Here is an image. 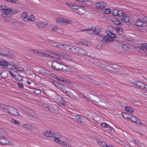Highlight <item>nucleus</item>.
<instances>
[{"instance_id": "obj_1", "label": "nucleus", "mask_w": 147, "mask_h": 147, "mask_svg": "<svg viewBox=\"0 0 147 147\" xmlns=\"http://www.w3.org/2000/svg\"><path fill=\"white\" fill-rule=\"evenodd\" d=\"M18 12V11L12 9L10 7L5 8L2 13L1 16L4 21L9 22L12 19L11 15L13 13H17Z\"/></svg>"}, {"instance_id": "obj_14", "label": "nucleus", "mask_w": 147, "mask_h": 147, "mask_svg": "<svg viewBox=\"0 0 147 147\" xmlns=\"http://www.w3.org/2000/svg\"><path fill=\"white\" fill-rule=\"evenodd\" d=\"M134 84H135L137 86L140 87L142 89H145L146 88V85L144 83L140 82L138 81L135 82H134Z\"/></svg>"}, {"instance_id": "obj_10", "label": "nucleus", "mask_w": 147, "mask_h": 147, "mask_svg": "<svg viewBox=\"0 0 147 147\" xmlns=\"http://www.w3.org/2000/svg\"><path fill=\"white\" fill-rule=\"evenodd\" d=\"M143 16L144 15H142V16L141 17V18L136 20L135 23L136 25L139 26H143L145 27V24H144V22L143 21Z\"/></svg>"}, {"instance_id": "obj_35", "label": "nucleus", "mask_w": 147, "mask_h": 147, "mask_svg": "<svg viewBox=\"0 0 147 147\" xmlns=\"http://www.w3.org/2000/svg\"><path fill=\"white\" fill-rule=\"evenodd\" d=\"M19 67L16 65H15L12 66L11 68H10L11 69H13L14 70L15 72H17L18 70V68Z\"/></svg>"}, {"instance_id": "obj_53", "label": "nucleus", "mask_w": 147, "mask_h": 147, "mask_svg": "<svg viewBox=\"0 0 147 147\" xmlns=\"http://www.w3.org/2000/svg\"><path fill=\"white\" fill-rule=\"evenodd\" d=\"M125 15V14L123 12V11L121 10H119V11H118V14L117 16H121Z\"/></svg>"}, {"instance_id": "obj_13", "label": "nucleus", "mask_w": 147, "mask_h": 147, "mask_svg": "<svg viewBox=\"0 0 147 147\" xmlns=\"http://www.w3.org/2000/svg\"><path fill=\"white\" fill-rule=\"evenodd\" d=\"M69 46L66 44H58L57 48L63 50H69Z\"/></svg>"}, {"instance_id": "obj_45", "label": "nucleus", "mask_w": 147, "mask_h": 147, "mask_svg": "<svg viewBox=\"0 0 147 147\" xmlns=\"http://www.w3.org/2000/svg\"><path fill=\"white\" fill-rule=\"evenodd\" d=\"M119 11V10L115 9H113V11L112 14L114 16H117L118 11Z\"/></svg>"}, {"instance_id": "obj_4", "label": "nucleus", "mask_w": 147, "mask_h": 147, "mask_svg": "<svg viewBox=\"0 0 147 147\" xmlns=\"http://www.w3.org/2000/svg\"><path fill=\"white\" fill-rule=\"evenodd\" d=\"M97 38L105 44L112 42L113 41V39L107 36H105L104 35L102 34L98 36Z\"/></svg>"}, {"instance_id": "obj_11", "label": "nucleus", "mask_w": 147, "mask_h": 147, "mask_svg": "<svg viewBox=\"0 0 147 147\" xmlns=\"http://www.w3.org/2000/svg\"><path fill=\"white\" fill-rule=\"evenodd\" d=\"M96 7L98 8L100 10L102 11L104 10V9L107 6V4L106 3L102 2H99L96 3L95 4Z\"/></svg>"}, {"instance_id": "obj_2", "label": "nucleus", "mask_w": 147, "mask_h": 147, "mask_svg": "<svg viewBox=\"0 0 147 147\" xmlns=\"http://www.w3.org/2000/svg\"><path fill=\"white\" fill-rule=\"evenodd\" d=\"M51 67L53 69L60 71H65L67 69V65L63 62L59 60L53 61Z\"/></svg>"}, {"instance_id": "obj_27", "label": "nucleus", "mask_w": 147, "mask_h": 147, "mask_svg": "<svg viewBox=\"0 0 147 147\" xmlns=\"http://www.w3.org/2000/svg\"><path fill=\"white\" fill-rule=\"evenodd\" d=\"M81 31H88V33L90 34H94V28L92 29H82L81 30Z\"/></svg>"}, {"instance_id": "obj_54", "label": "nucleus", "mask_w": 147, "mask_h": 147, "mask_svg": "<svg viewBox=\"0 0 147 147\" xmlns=\"http://www.w3.org/2000/svg\"><path fill=\"white\" fill-rule=\"evenodd\" d=\"M33 117L36 119H40V115L39 114H36L35 113Z\"/></svg>"}, {"instance_id": "obj_33", "label": "nucleus", "mask_w": 147, "mask_h": 147, "mask_svg": "<svg viewBox=\"0 0 147 147\" xmlns=\"http://www.w3.org/2000/svg\"><path fill=\"white\" fill-rule=\"evenodd\" d=\"M117 34L119 35H121L123 33V29L120 27H117L115 28Z\"/></svg>"}, {"instance_id": "obj_34", "label": "nucleus", "mask_w": 147, "mask_h": 147, "mask_svg": "<svg viewBox=\"0 0 147 147\" xmlns=\"http://www.w3.org/2000/svg\"><path fill=\"white\" fill-rule=\"evenodd\" d=\"M94 34H95L96 35H98V36L99 35H101L100 34V30L98 28H94Z\"/></svg>"}, {"instance_id": "obj_40", "label": "nucleus", "mask_w": 147, "mask_h": 147, "mask_svg": "<svg viewBox=\"0 0 147 147\" xmlns=\"http://www.w3.org/2000/svg\"><path fill=\"white\" fill-rule=\"evenodd\" d=\"M80 45H82L84 46H89L90 45V42L89 41H85L83 42H80Z\"/></svg>"}, {"instance_id": "obj_46", "label": "nucleus", "mask_w": 147, "mask_h": 147, "mask_svg": "<svg viewBox=\"0 0 147 147\" xmlns=\"http://www.w3.org/2000/svg\"><path fill=\"white\" fill-rule=\"evenodd\" d=\"M35 113L31 109L29 110L28 112V114L30 116L33 117Z\"/></svg>"}, {"instance_id": "obj_23", "label": "nucleus", "mask_w": 147, "mask_h": 147, "mask_svg": "<svg viewBox=\"0 0 147 147\" xmlns=\"http://www.w3.org/2000/svg\"><path fill=\"white\" fill-rule=\"evenodd\" d=\"M102 98L101 97L96 96H94L93 98V101L96 102V103L99 104V102H101L102 101Z\"/></svg>"}, {"instance_id": "obj_50", "label": "nucleus", "mask_w": 147, "mask_h": 147, "mask_svg": "<svg viewBox=\"0 0 147 147\" xmlns=\"http://www.w3.org/2000/svg\"><path fill=\"white\" fill-rule=\"evenodd\" d=\"M122 48L124 50H127L129 49L128 45L125 44L122 45Z\"/></svg>"}, {"instance_id": "obj_41", "label": "nucleus", "mask_w": 147, "mask_h": 147, "mask_svg": "<svg viewBox=\"0 0 147 147\" xmlns=\"http://www.w3.org/2000/svg\"><path fill=\"white\" fill-rule=\"evenodd\" d=\"M48 42L50 43V44L53 47L57 48L58 45L57 42H54L51 41H50V42Z\"/></svg>"}, {"instance_id": "obj_58", "label": "nucleus", "mask_w": 147, "mask_h": 147, "mask_svg": "<svg viewBox=\"0 0 147 147\" xmlns=\"http://www.w3.org/2000/svg\"><path fill=\"white\" fill-rule=\"evenodd\" d=\"M19 88H24L23 84L22 83H17Z\"/></svg>"}, {"instance_id": "obj_30", "label": "nucleus", "mask_w": 147, "mask_h": 147, "mask_svg": "<svg viewBox=\"0 0 147 147\" xmlns=\"http://www.w3.org/2000/svg\"><path fill=\"white\" fill-rule=\"evenodd\" d=\"M14 76V78L18 81H21L23 80V77L20 75L19 74L16 75L15 76Z\"/></svg>"}, {"instance_id": "obj_60", "label": "nucleus", "mask_w": 147, "mask_h": 147, "mask_svg": "<svg viewBox=\"0 0 147 147\" xmlns=\"http://www.w3.org/2000/svg\"><path fill=\"white\" fill-rule=\"evenodd\" d=\"M18 0H7V1L12 3H16Z\"/></svg>"}, {"instance_id": "obj_61", "label": "nucleus", "mask_w": 147, "mask_h": 147, "mask_svg": "<svg viewBox=\"0 0 147 147\" xmlns=\"http://www.w3.org/2000/svg\"><path fill=\"white\" fill-rule=\"evenodd\" d=\"M58 29L57 27L55 26V27H53L52 28V30L53 31L55 32L57 31Z\"/></svg>"}, {"instance_id": "obj_16", "label": "nucleus", "mask_w": 147, "mask_h": 147, "mask_svg": "<svg viewBox=\"0 0 147 147\" xmlns=\"http://www.w3.org/2000/svg\"><path fill=\"white\" fill-rule=\"evenodd\" d=\"M21 19L26 22L29 21V19L28 18V15H27L26 12H24L21 13Z\"/></svg>"}, {"instance_id": "obj_55", "label": "nucleus", "mask_w": 147, "mask_h": 147, "mask_svg": "<svg viewBox=\"0 0 147 147\" xmlns=\"http://www.w3.org/2000/svg\"><path fill=\"white\" fill-rule=\"evenodd\" d=\"M110 34H108V35L110 36L111 38H116V36H115V34H113L111 33V32H110Z\"/></svg>"}, {"instance_id": "obj_12", "label": "nucleus", "mask_w": 147, "mask_h": 147, "mask_svg": "<svg viewBox=\"0 0 147 147\" xmlns=\"http://www.w3.org/2000/svg\"><path fill=\"white\" fill-rule=\"evenodd\" d=\"M80 48L77 47L70 45L69 49L74 53L78 55Z\"/></svg>"}, {"instance_id": "obj_63", "label": "nucleus", "mask_w": 147, "mask_h": 147, "mask_svg": "<svg viewBox=\"0 0 147 147\" xmlns=\"http://www.w3.org/2000/svg\"><path fill=\"white\" fill-rule=\"evenodd\" d=\"M5 5H0V9L1 10H4L5 9Z\"/></svg>"}, {"instance_id": "obj_47", "label": "nucleus", "mask_w": 147, "mask_h": 147, "mask_svg": "<svg viewBox=\"0 0 147 147\" xmlns=\"http://www.w3.org/2000/svg\"><path fill=\"white\" fill-rule=\"evenodd\" d=\"M113 23L116 25L121 26L122 24L121 22L118 20H115L113 21Z\"/></svg>"}, {"instance_id": "obj_24", "label": "nucleus", "mask_w": 147, "mask_h": 147, "mask_svg": "<svg viewBox=\"0 0 147 147\" xmlns=\"http://www.w3.org/2000/svg\"><path fill=\"white\" fill-rule=\"evenodd\" d=\"M39 56L51 58H53V57H54V56H51L49 54H47L45 52H43L41 51H40Z\"/></svg>"}, {"instance_id": "obj_31", "label": "nucleus", "mask_w": 147, "mask_h": 147, "mask_svg": "<svg viewBox=\"0 0 147 147\" xmlns=\"http://www.w3.org/2000/svg\"><path fill=\"white\" fill-rule=\"evenodd\" d=\"M94 67H98L100 69H103V68H105L106 67V66L105 65L102 64L100 63H96L94 65Z\"/></svg>"}, {"instance_id": "obj_57", "label": "nucleus", "mask_w": 147, "mask_h": 147, "mask_svg": "<svg viewBox=\"0 0 147 147\" xmlns=\"http://www.w3.org/2000/svg\"><path fill=\"white\" fill-rule=\"evenodd\" d=\"M11 121L12 122V123H14L16 124H19L20 123V122L19 121L14 119H11Z\"/></svg>"}, {"instance_id": "obj_25", "label": "nucleus", "mask_w": 147, "mask_h": 147, "mask_svg": "<svg viewBox=\"0 0 147 147\" xmlns=\"http://www.w3.org/2000/svg\"><path fill=\"white\" fill-rule=\"evenodd\" d=\"M56 136H54L52 139H53L55 142L61 145V143H62L63 141L60 140L59 138L57 137Z\"/></svg>"}, {"instance_id": "obj_7", "label": "nucleus", "mask_w": 147, "mask_h": 147, "mask_svg": "<svg viewBox=\"0 0 147 147\" xmlns=\"http://www.w3.org/2000/svg\"><path fill=\"white\" fill-rule=\"evenodd\" d=\"M54 84L57 88L60 89L61 91L67 93V92L66 91V87L62 84H59L56 82H53Z\"/></svg>"}, {"instance_id": "obj_43", "label": "nucleus", "mask_w": 147, "mask_h": 147, "mask_svg": "<svg viewBox=\"0 0 147 147\" xmlns=\"http://www.w3.org/2000/svg\"><path fill=\"white\" fill-rule=\"evenodd\" d=\"M97 142L99 144L101 145V146H106V145H107L105 142H102L100 141L97 140Z\"/></svg>"}, {"instance_id": "obj_48", "label": "nucleus", "mask_w": 147, "mask_h": 147, "mask_svg": "<svg viewBox=\"0 0 147 147\" xmlns=\"http://www.w3.org/2000/svg\"><path fill=\"white\" fill-rule=\"evenodd\" d=\"M125 109L127 111L130 113H132L133 112V110L129 106L126 107Z\"/></svg>"}, {"instance_id": "obj_32", "label": "nucleus", "mask_w": 147, "mask_h": 147, "mask_svg": "<svg viewBox=\"0 0 147 147\" xmlns=\"http://www.w3.org/2000/svg\"><path fill=\"white\" fill-rule=\"evenodd\" d=\"M8 65V63L4 60L0 61V65L3 67H7Z\"/></svg>"}, {"instance_id": "obj_42", "label": "nucleus", "mask_w": 147, "mask_h": 147, "mask_svg": "<svg viewBox=\"0 0 147 147\" xmlns=\"http://www.w3.org/2000/svg\"><path fill=\"white\" fill-rule=\"evenodd\" d=\"M41 73L45 75H51V72L47 70H43L42 71Z\"/></svg>"}, {"instance_id": "obj_20", "label": "nucleus", "mask_w": 147, "mask_h": 147, "mask_svg": "<svg viewBox=\"0 0 147 147\" xmlns=\"http://www.w3.org/2000/svg\"><path fill=\"white\" fill-rule=\"evenodd\" d=\"M56 102L61 106L65 105L66 101L61 98H58L56 101Z\"/></svg>"}, {"instance_id": "obj_22", "label": "nucleus", "mask_w": 147, "mask_h": 147, "mask_svg": "<svg viewBox=\"0 0 147 147\" xmlns=\"http://www.w3.org/2000/svg\"><path fill=\"white\" fill-rule=\"evenodd\" d=\"M23 127H24L26 128L29 129H36L34 125L32 124L28 123L23 125Z\"/></svg>"}, {"instance_id": "obj_9", "label": "nucleus", "mask_w": 147, "mask_h": 147, "mask_svg": "<svg viewBox=\"0 0 147 147\" xmlns=\"http://www.w3.org/2000/svg\"><path fill=\"white\" fill-rule=\"evenodd\" d=\"M5 136L0 137V144L3 145L8 144L12 145L13 144L12 142L8 140L4 137Z\"/></svg>"}, {"instance_id": "obj_38", "label": "nucleus", "mask_w": 147, "mask_h": 147, "mask_svg": "<svg viewBox=\"0 0 147 147\" xmlns=\"http://www.w3.org/2000/svg\"><path fill=\"white\" fill-rule=\"evenodd\" d=\"M42 106L43 108H45L47 110H49L52 111V110L51 109L52 107L51 106H50L49 107H48V105L46 104H43Z\"/></svg>"}, {"instance_id": "obj_52", "label": "nucleus", "mask_w": 147, "mask_h": 147, "mask_svg": "<svg viewBox=\"0 0 147 147\" xmlns=\"http://www.w3.org/2000/svg\"><path fill=\"white\" fill-rule=\"evenodd\" d=\"M34 92L36 94H38L41 93V91L40 89H34Z\"/></svg>"}, {"instance_id": "obj_21", "label": "nucleus", "mask_w": 147, "mask_h": 147, "mask_svg": "<svg viewBox=\"0 0 147 147\" xmlns=\"http://www.w3.org/2000/svg\"><path fill=\"white\" fill-rule=\"evenodd\" d=\"M76 119L79 122L83 123L84 122V121L85 119L84 117L80 115H76L75 116Z\"/></svg>"}, {"instance_id": "obj_56", "label": "nucleus", "mask_w": 147, "mask_h": 147, "mask_svg": "<svg viewBox=\"0 0 147 147\" xmlns=\"http://www.w3.org/2000/svg\"><path fill=\"white\" fill-rule=\"evenodd\" d=\"M59 52L58 51H52L51 52V53L54 54L56 55L55 57H58Z\"/></svg>"}, {"instance_id": "obj_28", "label": "nucleus", "mask_w": 147, "mask_h": 147, "mask_svg": "<svg viewBox=\"0 0 147 147\" xmlns=\"http://www.w3.org/2000/svg\"><path fill=\"white\" fill-rule=\"evenodd\" d=\"M7 134L6 132L2 128H0V137L5 136Z\"/></svg>"}, {"instance_id": "obj_44", "label": "nucleus", "mask_w": 147, "mask_h": 147, "mask_svg": "<svg viewBox=\"0 0 147 147\" xmlns=\"http://www.w3.org/2000/svg\"><path fill=\"white\" fill-rule=\"evenodd\" d=\"M105 11L102 10V11L103 12V13H104L105 14H109L111 12V9H108V8H104Z\"/></svg>"}, {"instance_id": "obj_19", "label": "nucleus", "mask_w": 147, "mask_h": 147, "mask_svg": "<svg viewBox=\"0 0 147 147\" xmlns=\"http://www.w3.org/2000/svg\"><path fill=\"white\" fill-rule=\"evenodd\" d=\"M65 4L67 5L68 7L70 9H71L74 12V10L77 6L75 4L69 3L67 2H65Z\"/></svg>"}, {"instance_id": "obj_15", "label": "nucleus", "mask_w": 147, "mask_h": 147, "mask_svg": "<svg viewBox=\"0 0 147 147\" xmlns=\"http://www.w3.org/2000/svg\"><path fill=\"white\" fill-rule=\"evenodd\" d=\"M36 25L39 28L43 29L45 28V26L47 25V24L43 22H37Z\"/></svg>"}, {"instance_id": "obj_26", "label": "nucleus", "mask_w": 147, "mask_h": 147, "mask_svg": "<svg viewBox=\"0 0 147 147\" xmlns=\"http://www.w3.org/2000/svg\"><path fill=\"white\" fill-rule=\"evenodd\" d=\"M79 53L78 55H79L83 56L88 55V53H87L86 51L85 50L80 48Z\"/></svg>"}, {"instance_id": "obj_59", "label": "nucleus", "mask_w": 147, "mask_h": 147, "mask_svg": "<svg viewBox=\"0 0 147 147\" xmlns=\"http://www.w3.org/2000/svg\"><path fill=\"white\" fill-rule=\"evenodd\" d=\"M101 125L102 127H109V125L106 123H101Z\"/></svg>"}, {"instance_id": "obj_8", "label": "nucleus", "mask_w": 147, "mask_h": 147, "mask_svg": "<svg viewBox=\"0 0 147 147\" xmlns=\"http://www.w3.org/2000/svg\"><path fill=\"white\" fill-rule=\"evenodd\" d=\"M56 22L59 24H70L71 22L69 20H67L65 19H63L61 18H57L56 19Z\"/></svg>"}, {"instance_id": "obj_18", "label": "nucleus", "mask_w": 147, "mask_h": 147, "mask_svg": "<svg viewBox=\"0 0 147 147\" xmlns=\"http://www.w3.org/2000/svg\"><path fill=\"white\" fill-rule=\"evenodd\" d=\"M130 119L133 123L137 124H139L142 125V124L141 123V121L140 120L134 116H132L131 117H130Z\"/></svg>"}, {"instance_id": "obj_5", "label": "nucleus", "mask_w": 147, "mask_h": 147, "mask_svg": "<svg viewBox=\"0 0 147 147\" xmlns=\"http://www.w3.org/2000/svg\"><path fill=\"white\" fill-rule=\"evenodd\" d=\"M86 11V8L84 6H77L74 10V12L81 16L84 15Z\"/></svg>"}, {"instance_id": "obj_49", "label": "nucleus", "mask_w": 147, "mask_h": 147, "mask_svg": "<svg viewBox=\"0 0 147 147\" xmlns=\"http://www.w3.org/2000/svg\"><path fill=\"white\" fill-rule=\"evenodd\" d=\"M28 18L29 19V21L32 22L34 21L35 20L34 16L32 15H31L30 17L28 16Z\"/></svg>"}, {"instance_id": "obj_3", "label": "nucleus", "mask_w": 147, "mask_h": 147, "mask_svg": "<svg viewBox=\"0 0 147 147\" xmlns=\"http://www.w3.org/2000/svg\"><path fill=\"white\" fill-rule=\"evenodd\" d=\"M0 108L3 111L10 115L15 116L19 115L18 110L12 107L0 103Z\"/></svg>"}, {"instance_id": "obj_51", "label": "nucleus", "mask_w": 147, "mask_h": 147, "mask_svg": "<svg viewBox=\"0 0 147 147\" xmlns=\"http://www.w3.org/2000/svg\"><path fill=\"white\" fill-rule=\"evenodd\" d=\"M20 72H25V70L23 69L22 68L19 67L18 69V74L20 75V74L19 73Z\"/></svg>"}, {"instance_id": "obj_29", "label": "nucleus", "mask_w": 147, "mask_h": 147, "mask_svg": "<svg viewBox=\"0 0 147 147\" xmlns=\"http://www.w3.org/2000/svg\"><path fill=\"white\" fill-rule=\"evenodd\" d=\"M61 145L64 147H72L71 145L69 143L64 141H63Z\"/></svg>"}, {"instance_id": "obj_39", "label": "nucleus", "mask_w": 147, "mask_h": 147, "mask_svg": "<svg viewBox=\"0 0 147 147\" xmlns=\"http://www.w3.org/2000/svg\"><path fill=\"white\" fill-rule=\"evenodd\" d=\"M63 53L59 52L58 57H55V56H54V57H53V58L57 59H61L62 58Z\"/></svg>"}, {"instance_id": "obj_36", "label": "nucleus", "mask_w": 147, "mask_h": 147, "mask_svg": "<svg viewBox=\"0 0 147 147\" xmlns=\"http://www.w3.org/2000/svg\"><path fill=\"white\" fill-rule=\"evenodd\" d=\"M2 55L3 56H7L8 57H10L12 55L11 53L9 51H6L3 53Z\"/></svg>"}, {"instance_id": "obj_17", "label": "nucleus", "mask_w": 147, "mask_h": 147, "mask_svg": "<svg viewBox=\"0 0 147 147\" xmlns=\"http://www.w3.org/2000/svg\"><path fill=\"white\" fill-rule=\"evenodd\" d=\"M121 19L123 22H128L129 23H132L133 21L131 20V19L129 17L127 16H124L122 18H121Z\"/></svg>"}, {"instance_id": "obj_37", "label": "nucleus", "mask_w": 147, "mask_h": 147, "mask_svg": "<svg viewBox=\"0 0 147 147\" xmlns=\"http://www.w3.org/2000/svg\"><path fill=\"white\" fill-rule=\"evenodd\" d=\"M62 56V59H66L68 60L71 59V57L70 56L64 53H63V56Z\"/></svg>"}, {"instance_id": "obj_62", "label": "nucleus", "mask_w": 147, "mask_h": 147, "mask_svg": "<svg viewBox=\"0 0 147 147\" xmlns=\"http://www.w3.org/2000/svg\"><path fill=\"white\" fill-rule=\"evenodd\" d=\"M33 51H34L35 53L39 55L40 51H38L37 50H33Z\"/></svg>"}, {"instance_id": "obj_64", "label": "nucleus", "mask_w": 147, "mask_h": 147, "mask_svg": "<svg viewBox=\"0 0 147 147\" xmlns=\"http://www.w3.org/2000/svg\"><path fill=\"white\" fill-rule=\"evenodd\" d=\"M144 19L143 21L144 22H147V17H145L144 16H143Z\"/></svg>"}, {"instance_id": "obj_6", "label": "nucleus", "mask_w": 147, "mask_h": 147, "mask_svg": "<svg viewBox=\"0 0 147 147\" xmlns=\"http://www.w3.org/2000/svg\"><path fill=\"white\" fill-rule=\"evenodd\" d=\"M43 134L46 136L49 137L53 138L54 136H57L60 138V137L61 136L57 133L53 132V131H51L50 130L45 131Z\"/></svg>"}]
</instances>
